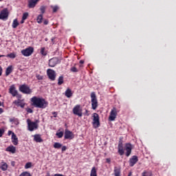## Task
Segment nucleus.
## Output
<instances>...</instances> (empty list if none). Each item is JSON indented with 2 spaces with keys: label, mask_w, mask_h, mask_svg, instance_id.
<instances>
[{
  "label": "nucleus",
  "mask_w": 176,
  "mask_h": 176,
  "mask_svg": "<svg viewBox=\"0 0 176 176\" xmlns=\"http://www.w3.org/2000/svg\"><path fill=\"white\" fill-rule=\"evenodd\" d=\"M43 23H44L45 25H47V24H49V20L45 19V20L43 21Z\"/></svg>",
  "instance_id": "44"
},
{
  "label": "nucleus",
  "mask_w": 176,
  "mask_h": 176,
  "mask_svg": "<svg viewBox=\"0 0 176 176\" xmlns=\"http://www.w3.org/2000/svg\"><path fill=\"white\" fill-rule=\"evenodd\" d=\"M28 17V12L23 13L22 16L23 20H27Z\"/></svg>",
  "instance_id": "36"
},
{
  "label": "nucleus",
  "mask_w": 176,
  "mask_h": 176,
  "mask_svg": "<svg viewBox=\"0 0 176 176\" xmlns=\"http://www.w3.org/2000/svg\"><path fill=\"white\" fill-rule=\"evenodd\" d=\"M2 75V67L0 66V76Z\"/></svg>",
  "instance_id": "50"
},
{
  "label": "nucleus",
  "mask_w": 176,
  "mask_h": 176,
  "mask_svg": "<svg viewBox=\"0 0 176 176\" xmlns=\"http://www.w3.org/2000/svg\"><path fill=\"white\" fill-rule=\"evenodd\" d=\"M8 17H9V11L8 8H5L0 12V20H8Z\"/></svg>",
  "instance_id": "9"
},
{
  "label": "nucleus",
  "mask_w": 176,
  "mask_h": 176,
  "mask_svg": "<svg viewBox=\"0 0 176 176\" xmlns=\"http://www.w3.org/2000/svg\"><path fill=\"white\" fill-rule=\"evenodd\" d=\"M3 113V109L0 108V115Z\"/></svg>",
  "instance_id": "49"
},
{
  "label": "nucleus",
  "mask_w": 176,
  "mask_h": 176,
  "mask_svg": "<svg viewBox=\"0 0 176 176\" xmlns=\"http://www.w3.org/2000/svg\"><path fill=\"white\" fill-rule=\"evenodd\" d=\"M0 2H2V0H0Z\"/></svg>",
  "instance_id": "59"
},
{
  "label": "nucleus",
  "mask_w": 176,
  "mask_h": 176,
  "mask_svg": "<svg viewBox=\"0 0 176 176\" xmlns=\"http://www.w3.org/2000/svg\"><path fill=\"white\" fill-rule=\"evenodd\" d=\"M5 134V129H0V138L2 137Z\"/></svg>",
  "instance_id": "42"
},
{
  "label": "nucleus",
  "mask_w": 176,
  "mask_h": 176,
  "mask_svg": "<svg viewBox=\"0 0 176 176\" xmlns=\"http://www.w3.org/2000/svg\"><path fill=\"white\" fill-rule=\"evenodd\" d=\"M19 176H32V175H31V173H30V172L25 171L21 173Z\"/></svg>",
  "instance_id": "33"
},
{
  "label": "nucleus",
  "mask_w": 176,
  "mask_h": 176,
  "mask_svg": "<svg viewBox=\"0 0 176 176\" xmlns=\"http://www.w3.org/2000/svg\"><path fill=\"white\" fill-rule=\"evenodd\" d=\"M73 113L74 115H76L79 116V118H82V108H80V105L77 104L73 108Z\"/></svg>",
  "instance_id": "8"
},
{
  "label": "nucleus",
  "mask_w": 176,
  "mask_h": 176,
  "mask_svg": "<svg viewBox=\"0 0 176 176\" xmlns=\"http://www.w3.org/2000/svg\"><path fill=\"white\" fill-rule=\"evenodd\" d=\"M19 25V21L17 19H14L12 23V28H17V26Z\"/></svg>",
  "instance_id": "30"
},
{
  "label": "nucleus",
  "mask_w": 176,
  "mask_h": 176,
  "mask_svg": "<svg viewBox=\"0 0 176 176\" xmlns=\"http://www.w3.org/2000/svg\"><path fill=\"white\" fill-rule=\"evenodd\" d=\"M34 140L36 142H42L43 140H42V138H41V135L36 134L34 135Z\"/></svg>",
  "instance_id": "23"
},
{
  "label": "nucleus",
  "mask_w": 176,
  "mask_h": 176,
  "mask_svg": "<svg viewBox=\"0 0 176 176\" xmlns=\"http://www.w3.org/2000/svg\"><path fill=\"white\" fill-rule=\"evenodd\" d=\"M106 162L107 163H111V159L107 158Z\"/></svg>",
  "instance_id": "48"
},
{
  "label": "nucleus",
  "mask_w": 176,
  "mask_h": 176,
  "mask_svg": "<svg viewBox=\"0 0 176 176\" xmlns=\"http://www.w3.org/2000/svg\"><path fill=\"white\" fill-rule=\"evenodd\" d=\"M0 168H1V170H2V171H6V170H8V164L3 163L1 166Z\"/></svg>",
  "instance_id": "28"
},
{
  "label": "nucleus",
  "mask_w": 176,
  "mask_h": 176,
  "mask_svg": "<svg viewBox=\"0 0 176 176\" xmlns=\"http://www.w3.org/2000/svg\"><path fill=\"white\" fill-rule=\"evenodd\" d=\"M53 114H54V115H57V113H56V112H54Z\"/></svg>",
  "instance_id": "57"
},
{
  "label": "nucleus",
  "mask_w": 176,
  "mask_h": 176,
  "mask_svg": "<svg viewBox=\"0 0 176 176\" xmlns=\"http://www.w3.org/2000/svg\"><path fill=\"white\" fill-rule=\"evenodd\" d=\"M93 125L95 129L100 127V116L98 113H94Z\"/></svg>",
  "instance_id": "7"
},
{
  "label": "nucleus",
  "mask_w": 176,
  "mask_h": 176,
  "mask_svg": "<svg viewBox=\"0 0 176 176\" xmlns=\"http://www.w3.org/2000/svg\"><path fill=\"white\" fill-rule=\"evenodd\" d=\"M80 64H85V60H80Z\"/></svg>",
  "instance_id": "51"
},
{
  "label": "nucleus",
  "mask_w": 176,
  "mask_h": 176,
  "mask_svg": "<svg viewBox=\"0 0 176 176\" xmlns=\"http://www.w3.org/2000/svg\"><path fill=\"white\" fill-rule=\"evenodd\" d=\"M19 91L23 94H31V93H32V90H31L30 87L25 84H23L19 87Z\"/></svg>",
  "instance_id": "4"
},
{
  "label": "nucleus",
  "mask_w": 176,
  "mask_h": 176,
  "mask_svg": "<svg viewBox=\"0 0 176 176\" xmlns=\"http://www.w3.org/2000/svg\"><path fill=\"white\" fill-rule=\"evenodd\" d=\"M56 135L58 136V138H63V135H64V132L63 131L57 132L56 133Z\"/></svg>",
  "instance_id": "32"
},
{
  "label": "nucleus",
  "mask_w": 176,
  "mask_h": 176,
  "mask_svg": "<svg viewBox=\"0 0 176 176\" xmlns=\"http://www.w3.org/2000/svg\"><path fill=\"white\" fill-rule=\"evenodd\" d=\"M2 105V102L0 101V107Z\"/></svg>",
  "instance_id": "56"
},
{
  "label": "nucleus",
  "mask_w": 176,
  "mask_h": 176,
  "mask_svg": "<svg viewBox=\"0 0 176 176\" xmlns=\"http://www.w3.org/2000/svg\"><path fill=\"white\" fill-rule=\"evenodd\" d=\"M120 168L115 166L114 167V175L115 176H120Z\"/></svg>",
  "instance_id": "24"
},
{
  "label": "nucleus",
  "mask_w": 176,
  "mask_h": 176,
  "mask_svg": "<svg viewBox=\"0 0 176 176\" xmlns=\"http://www.w3.org/2000/svg\"><path fill=\"white\" fill-rule=\"evenodd\" d=\"M51 8H52L54 13H56V12H57V10H58V6H52Z\"/></svg>",
  "instance_id": "37"
},
{
  "label": "nucleus",
  "mask_w": 176,
  "mask_h": 176,
  "mask_svg": "<svg viewBox=\"0 0 176 176\" xmlns=\"http://www.w3.org/2000/svg\"><path fill=\"white\" fill-rule=\"evenodd\" d=\"M40 10L42 13V14H43L46 10V7L42 6L41 8H40Z\"/></svg>",
  "instance_id": "35"
},
{
  "label": "nucleus",
  "mask_w": 176,
  "mask_h": 176,
  "mask_svg": "<svg viewBox=\"0 0 176 176\" xmlns=\"http://www.w3.org/2000/svg\"><path fill=\"white\" fill-rule=\"evenodd\" d=\"M61 146H63V144H61L59 142H55L54 144V148H55V149H60V148H61Z\"/></svg>",
  "instance_id": "29"
},
{
  "label": "nucleus",
  "mask_w": 176,
  "mask_h": 176,
  "mask_svg": "<svg viewBox=\"0 0 176 176\" xmlns=\"http://www.w3.org/2000/svg\"><path fill=\"white\" fill-rule=\"evenodd\" d=\"M47 75L51 80H56V72L52 69L47 70Z\"/></svg>",
  "instance_id": "11"
},
{
  "label": "nucleus",
  "mask_w": 176,
  "mask_h": 176,
  "mask_svg": "<svg viewBox=\"0 0 176 176\" xmlns=\"http://www.w3.org/2000/svg\"><path fill=\"white\" fill-rule=\"evenodd\" d=\"M32 102V105L35 107V108H41L42 109H45L49 105V102L45 100L43 98L34 96L30 99Z\"/></svg>",
  "instance_id": "1"
},
{
  "label": "nucleus",
  "mask_w": 176,
  "mask_h": 176,
  "mask_svg": "<svg viewBox=\"0 0 176 176\" xmlns=\"http://www.w3.org/2000/svg\"><path fill=\"white\" fill-rule=\"evenodd\" d=\"M9 93L12 96V97H16V96H17L18 91L16 89V86L14 85H12L10 87Z\"/></svg>",
  "instance_id": "12"
},
{
  "label": "nucleus",
  "mask_w": 176,
  "mask_h": 176,
  "mask_svg": "<svg viewBox=\"0 0 176 176\" xmlns=\"http://www.w3.org/2000/svg\"><path fill=\"white\" fill-rule=\"evenodd\" d=\"M12 71H13V67L12 65L8 66L6 70V76H9V75L12 74Z\"/></svg>",
  "instance_id": "22"
},
{
  "label": "nucleus",
  "mask_w": 176,
  "mask_h": 176,
  "mask_svg": "<svg viewBox=\"0 0 176 176\" xmlns=\"http://www.w3.org/2000/svg\"><path fill=\"white\" fill-rule=\"evenodd\" d=\"M11 134L13 135V132L12 131H8V135H10Z\"/></svg>",
  "instance_id": "47"
},
{
  "label": "nucleus",
  "mask_w": 176,
  "mask_h": 176,
  "mask_svg": "<svg viewBox=\"0 0 176 176\" xmlns=\"http://www.w3.org/2000/svg\"><path fill=\"white\" fill-rule=\"evenodd\" d=\"M142 176H151V173L146 171H144L142 173Z\"/></svg>",
  "instance_id": "38"
},
{
  "label": "nucleus",
  "mask_w": 176,
  "mask_h": 176,
  "mask_svg": "<svg viewBox=\"0 0 176 176\" xmlns=\"http://www.w3.org/2000/svg\"><path fill=\"white\" fill-rule=\"evenodd\" d=\"M21 53L25 57H30V56H31V54H32L34 53V47H28V48H25V50H22Z\"/></svg>",
  "instance_id": "5"
},
{
  "label": "nucleus",
  "mask_w": 176,
  "mask_h": 176,
  "mask_svg": "<svg viewBox=\"0 0 176 176\" xmlns=\"http://www.w3.org/2000/svg\"><path fill=\"white\" fill-rule=\"evenodd\" d=\"M133 149V146H131V144L126 143L125 145V151H126V156L129 157L130 155H131V150Z\"/></svg>",
  "instance_id": "13"
},
{
  "label": "nucleus",
  "mask_w": 176,
  "mask_h": 176,
  "mask_svg": "<svg viewBox=\"0 0 176 176\" xmlns=\"http://www.w3.org/2000/svg\"><path fill=\"white\" fill-rule=\"evenodd\" d=\"M0 97H1V95H0Z\"/></svg>",
  "instance_id": "61"
},
{
  "label": "nucleus",
  "mask_w": 176,
  "mask_h": 176,
  "mask_svg": "<svg viewBox=\"0 0 176 176\" xmlns=\"http://www.w3.org/2000/svg\"><path fill=\"white\" fill-rule=\"evenodd\" d=\"M6 151L7 152H10L11 153H16V147H14L13 145L9 146Z\"/></svg>",
  "instance_id": "21"
},
{
  "label": "nucleus",
  "mask_w": 176,
  "mask_h": 176,
  "mask_svg": "<svg viewBox=\"0 0 176 176\" xmlns=\"http://www.w3.org/2000/svg\"><path fill=\"white\" fill-rule=\"evenodd\" d=\"M118 149L119 155L123 156L124 155V149L123 148V143L122 142H119Z\"/></svg>",
  "instance_id": "16"
},
{
  "label": "nucleus",
  "mask_w": 176,
  "mask_h": 176,
  "mask_svg": "<svg viewBox=\"0 0 176 176\" xmlns=\"http://www.w3.org/2000/svg\"><path fill=\"white\" fill-rule=\"evenodd\" d=\"M86 112H87V110H86Z\"/></svg>",
  "instance_id": "60"
},
{
  "label": "nucleus",
  "mask_w": 176,
  "mask_h": 176,
  "mask_svg": "<svg viewBox=\"0 0 176 176\" xmlns=\"http://www.w3.org/2000/svg\"><path fill=\"white\" fill-rule=\"evenodd\" d=\"M6 57H9L10 58H16V54L15 53H10L8 54Z\"/></svg>",
  "instance_id": "31"
},
{
  "label": "nucleus",
  "mask_w": 176,
  "mask_h": 176,
  "mask_svg": "<svg viewBox=\"0 0 176 176\" xmlns=\"http://www.w3.org/2000/svg\"><path fill=\"white\" fill-rule=\"evenodd\" d=\"M12 166H14V162H12Z\"/></svg>",
  "instance_id": "55"
},
{
  "label": "nucleus",
  "mask_w": 176,
  "mask_h": 176,
  "mask_svg": "<svg viewBox=\"0 0 176 176\" xmlns=\"http://www.w3.org/2000/svg\"><path fill=\"white\" fill-rule=\"evenodd\" d=\"M73 138L74 133L68 129H66L65 131V140H72Z\"/></svg>",
  "instance_id": "14"
},
{
  "label": "nucleus",
  "mask_w": 176,
  "mask_h": 176,
  "mask_svg": "<svg viewBox=\"0 0 176 176\" xmlns=\"http://www.w3.org/2000/svg\"><path fill=\"white\" fill-rule=\"evenodd\" d=\"M90 176H97V169H96V167L92 168Z\"/></svg>",
  "instance_id": "26"
},
{
  "label": "nucleus",
  "mask_w": 176,
  "mask_h": 176,
  "mask_svg": "<svg viewBox=\"0 0 176 176\" xmlns=\"http://www.w3.org/2000/svg\"><path fill=\"white\" fill-rule=\"evenodd\" d=\"M13 104L16 105V107H21V108H24L25 107V103L23 102V100L19 99L18 100H14L13 102Z\"/></svg>",
  "instance_id": "18"
},
{
  "label": "nucleus",
  "mask_w": 176,
  "mask_h": 176,
  "mask_svg": "<svg viewBox=\"0 0 176 176\" xmlns=\"http://www.w3.org/2000/svg\"><path fill=\"white\" fill-rule=\"evenodd\" d=\"M63 83H64V77L60 76L58 79V85L60 86V85H63Z\"/></svg>",
  "instance_id": "27"
},
{
  "label": "nucleus",
  "mask_w": 176,
  "mask_h": 176,
  "mask_svg": "<svg viewBox=\"0 0 176 176\" xmlns=\"http://www.w3.org/2000/svg\"><path fill=\"white\" fill-rule=\"evenodd\" d=\"M72 72H78V69L75 67L71 68Z\"/></svg>",
  "instance_id": "43"
},
{
  "label": "nucleus",
  "mask_w": 176,
  "mask_h": 176,
  "mask_svg": "<svg viewBox=\"0 0 176 176\" xmlns=\"http://www.w3.org/2000/svg\"><path fill=\"white\" fill-rule=\"evenodd\" d=\"M1 57H5V55H0V58Z\"/></svg>",
  "instance_id": "54"
},
{
  "label": "nucleus",
  "mask_w": 176,
  "mask_h": 176,
  "mask_svg": "<svg viewBox=\"0 0 176 176\" xmlns=\"http://www.w3.org/2000/svg\"><path fill=\"white\" fill-rule=\"evenodd\" d=\"M39 2V0H29L28 1V8L30 9L34 8L35 6H36V3Z\"/></svg>",
  "instance_id": "17"
},
{
  "label": "nucleus",
  "mask_w": 176,
  "mask_h": 176,
  "mask_svg": "<svg viewBox=\"0 0 176 176\" xmlns=\"http://www.w3.org/2000/svg\"><path fill=\"white\" fill-rule=\"evenodd\" d=\"M65 151H67V146H62V152H65Z\"/></svg>",
  "instance_id": "45"
},
{
  "label": "nucleus",
  "mask_w": 176,
  "mask_h": 176,
  "mask_svg": "<svg viewBox=\"0 0 176 176\" xmlns=\"http://www.w3.org/2000/svg\"><path fill=\"white\" fill-rule=\"evenodd\" d=\"M24 23V20H23V19H22V20L21 21V24H23Z\"/></svg>",
  "instance_id": "52"
},
{
  "label": "nucleus",
  "mask_w": 176,
  "mask_h": 176,
  "mask_svg": "<svg viewBox=\"0 0 176 176\" xmlns=\"http://www.w3.org/2000/svg\"><path fill=\"white\" fill-rule=\"evenodd\" d=\"M91 98L92 109H97V107H98V101L97 100V96H96V93L91 92Z\"/></svg>",
  "instance_id": "3"
},
{
  "label": "nucleus",
  "mask_w": 176,
  "mask_h": 176,
  "mask_svg": "<svg viewBox=\"0 0 176 176\" xmlns=\"http://www.w3.org/2000/svg\"><path fill=\"white\" fill-rule=\"evenodd\" d=\"M131 172H130L129 173V175H128V176H131Z\"/></svg>",
  "instance_id": "53"
},
{
  "label": "nucleus",
  "mask_w": 176,
  "mask_h": 176,
  "mask_svg": "<svg viewBox=\"0 0 176 176\" xmlns=\"http://www.w3.org/2000/svg\"><path fill=\"white\" fill-rule=\"evenodd\" d=\"M26 112H28V113H32L34 112V110L32 109L31 108H27Z\"/></svg>",
  "instance_id": "41"
},
{
  "label": "nucleus",
  "mask_w": 176,
  "mask_h": 176,
  "mask_svg": "<svg viewBox=\"0 0 176 176\" xmlns=\"http://www.w3.org/2000/svg\"><path fill=\"white\" fill-rule=\"evenodd\" d=\"M116 116H118V110L116 109V107H114L110 112L109 117V122H113V120L116 119Z\"/></svg>",
  "instance_id": "6"
},
{
  "label": "nucleus",
  "mask_w": 176,
  "mask_h": 176,
  "mask_svg": "<svg viewBox=\"0 0 176 176\" xmlns=\"http://www.w3.org/2000/svg\"><path fill=\"white\" fill-rule=\"evenodd\" d=\"M73 94H72V90H71V89L67 88L65 92V96L67 98H71V97L72 96Z\"/></svg>",
  "instance_id": "20"
},
{
  "label": "nucleus",
  "mask_w": 176,
  "mask_h": 176,
  "mask_svg": "<svg viewBox=\"0 0 176 176\" xmlns=\"http://www.w3.org/2000/svg\"><path fill=\"white\" fill-rule=\"evenodd\" d=\"M54 118H56L57 117V114H56L55 116H54Z\"/></svg>",
  "instance_id": "58"
},
{
  "label": "nucleus",
  "mask_w": 176,
  "mask_h": 176,
  "mask_svg": "<svg viewBox=\"0 0 176 176\" xmlns=\"http://www.w3.org/2000/svg\"><path fill=\"white\" fill-rule=\"evenodd\" d=\"M42 20H43V14H39L38 16H37V19H36V21L38 24H42Z\"/></svg>",
  "instance_id": "25"
},
{
  "label": "nucleus",
  "mask_w": 176,
  "mask_h": 176,
  "mask_svg": "<svg viewBox=\"0 0 176 176\" xmlns=\"http://www.w3.org/2000/svg\"><path fill=\"white\" fill-rule=\"evenodd\" d=\"M28 123V130L29 131H34V130H38V127H39V120H36V122H32L31 120L28 119L27 120Z\"/></svg>",
  "instance_id": "2"
},
{
  "label": "nucleus",
  "mask_w": 176,
  "mask_h": 176,
  "mask_svg": "<svg viewBox=\"0 0 176 176\" xmlns=\"http://www.w3.org/2000/svg\"><path fill=\"white\" fill-rule=\"evenodd\" d=\"M60 59H58V58H52L49 60V67H56V65H57V64H60Z\"/></svg>",
  "instance_id": "10"
},
{
  "label": "nucleus",
  "mask_w": 176,
  "mask_h": 176,
  "mask_svg": "<svg viewBox=\"0 0 176 176\" xmlns=\"http://www.w3.org/2000/svg\"><path fill=\"white\" fill-rule=\"evenodd\" d=\"M16 97H17L19 100H20V98H21V95L19 94V92H17V95L16 96Z\"/></svg>",
  "instance_id": "46"
},
{
  "label": "nucleus",
  "mask_w": 176,
  "mask_h": 176,
  "mask_svg": "<svg viewBox=\"0 0 176 176\" xmlns=\"http://www.w3.org/2000/svg\"><path fill=\"white\" fill-rule=\"evenodd\" d=\"M36 79H38V80H42V79H43V76H41V75H39V74H37V75L36 76Z\"/></svg>",
  "instance_id": "40"
},
{
  "label": "nucleus",
  "mask_w": 176,
  "mask_h": 176,
  "mask_svg": "<svg viewBox=\"0 0 176 176\" xmlns=\"http://www.w3.org/2000/svg\"><path fill=\"white\" fill-rule=\"evenodd\" d=\"M31 167H32V163H31V162H28L25 165V168H26V169L31 168Z\"/></svg>",
  "instance_id": "34"
},
{
  "label": "nucleus",
  "mask_w": 176,
  "mask_h": 176,
  "mask_svg": "<svg viewBox=\"0 0 176 176\" xmlns=\"http://www.w3.org/2000/svg\"><path fill=\"white\" fill-rule=\"evenodd\" d=\"M41 54H42V56H46V53L45 52V47L41 48Z\"/></svg>",
  "instance_id": "39"
},
{
  "label": "nucleus",
  "mask_w": 176,
  "mask_h": 176,
  "mask_svg": "<svg viewBox=\"0 0 176 176\" xmlns=\"http://www.w3.org/2000/svg\"><path fill=\"white\" fill-rule=\"evenodd\" d=\"M12 142L14 145H18L19 144V138H17V136L14 133H12Z\"/></svg>",
  "instance_id": "19"
},
{
  "label": "nucleus",
  "mask_w": 176,
  "mask_h": 176,
  "mask_svg": "<svg viewBox=\"0 0 176 176\" xmlns=\"http://www.w3.org/2000/svg\"><path fill=\"white\" fill-rule=\"evenodd\" d=\"M138 162V157L136 155L132 156L129 160L130 167H133V166Z\"/></svg>",
  "instance_id": "15"
}]
</instances>
